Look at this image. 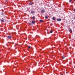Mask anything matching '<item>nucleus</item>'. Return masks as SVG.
Masks as SVG:
<instances>
[{
    "mask_svg": "<svg viewBox=\"0 0 75 75\" xmlns=\"http://www.w3.org/2000/svg\"><path fill=\"white\" fill-rule=\"evenodd\" d=\"M12 37H11V36L10 35H9L8 36V39H11Z\"/></svg>",
    "mask_w": 75,
    "mask_h": 75,
    "instance_id": "nucleus-1",
    "label": "nucleus"
},
{
    "mask_svg": "<svg viewBox=\"0 0 75 75\" xmlns=\"http://www.w3.org/2000/svg\"><path fill=\"white\" fill-rule=\"evenodd\" d=\"M1 23H4V22L3 18H2V19L1 20Z\"/></svg>",
    "mask_w": 75,
    "mask_h": 75,
    "instance_id": "nucleus-2",
    "label": "nucleus"
},
{
    "mask_svg": "<svg viewBox=\"0 0 75 75\" xmlns=\"http://www.w3.org/2000/svg\"><path fill=\"white\" fill-rule=\"evenodd\" d=\"M57 21H61V19L58 18L57 19Z\"/></svg>",
    "mask_w": 75,
    "mask_h": 75,
    "instance_id": "nucleus-3",
    "label": "nucleus"
},
{
    "mask_svg": "<svg viewBox=\"0 0 75 75\" xmlns=\"http://www.w3.org/2000/svg\"><path fill=\"white\" fill-rule=\"evenodd\" d=\"M41 11L42 13H45V10H42Z\"/></svg>",
    "mask_w": 75,
    "mask_h": 75,
    "instance_id": "nucleus-4",
    "label": "nucleus"
},
{
    "mask_svg": "<svg viewBox=\"0 0 75 75\" xmlns=\"http://www.w3.org/2000/svg\"><path fill=\"white\" fill-rule=\"evenodd\" d=\"M32 24H34L35 23V21H32Z\"/></svg>",
    "mask_w": 75,
    "mask_h": 75,
    "instance_id": "nucleus-5",
    "label": "nucleus"
},
{
    "mask_svg": "<svg viewBox=\"0 0 75 75\" xmlns=\"http://www.w3.org/2000/svg\"><path fill=\"white\" fill-rule=\"evenodd\" d=\"M29 4L30 5H32V4H33V2H30V3Z\"/></svg>",
    "mask_w": 75,
    "mask_h": 75,
    "instance_id": "nucleus-6",
    "label": "nucleus"
},
{
    "mask_svg": "<svg viewBox=\"0 0 75 75\" xmlns=\"http://www.w3.org/2000/svg\"><path fill=\"white\" fill-rule=\"evenodd\" d=\"M31 13H32V14H33V13H34V11H31Z\"/></svg>",
    "mask_w": 75,
    "mask_h": 75,
    "instance_id": "nucleus-7",
    "label": "nucleus"
},
{
    "mask_svg": "<svg viewBox=\"0 0 75 75\" xmlns=\"http://www.w3.org/2000/svg\"><path fill=\"white\" fill-rule=\"evenodd\" d=\"M52 19H53V20L55 21V17H53L52 18Z\"/></svg>",
    "mask_w": 75,
    "mask_h": 75,
    "instance_id": "nucleus-8",
    "label": "nucleus"
},
{
    "mask_svg": "<svg viewBox=\"0 0 75 75\" xmlns=\"http://www.w3.org/2000/svg\"><path fill=\"white\" fill-rule=\"evenodd\" d=\"M40 21L41 23H42V22H43V20H40Z\"/></svg>",
    "mask_w": 75,
    "mask_h": 75,
    "instance_id": "nucleus-9",
    "label": "nucleus"
},
{
    "mask_svg": "<svg viewBox=\"0 0 75 75\" xmlns=\"http://www.w3.org/2000/svg\"><path fill=\"white\" fill-rule=\"evenodd\" d=\"M62 59H64V58H65V56H62Z\"/></svg>",
    "mask_w": 75,
    "mask_h": 75,
    "instance_id": "nucleus-10",
    "label": "nucleus"
},
{
    "mask_svg": "<svg viewBox=\"0 0 75 75\" xmlns=\"http://www.w3.org/2000/svg\"><path fill=\"white\" fill-rule=\"evenodd\" d=\"M69 32H71V31H72V30H71V28L69 29Z\"/></svg>",
    "mask_w": 75,
    "mask_h": 75,
    "instance_id": "nucleus-11",
    "label": "nucleus"
},
{
    "mask_svg": "<svg viewBox=\"0 0 75 75\" xmlns=\"http://www.w3.org/2000/svg\"><path fill=\"white\" fill-rule=\"evenodd\" d=\"M28 48H29V49L31 48V47L29 46H28Z\"/></svg>",
    "mask_w": 75,
    "mask_h": 75,
    "instance_id": "nucleus-12",
    "label": "nucleus"
},
{
    "mask_svg": "<svg viewBox=\"0 0 75 75\" xmlns=\"http://www.w3.org/2000/svg\"><path fill=\"white\" fill-rule=\"evenodd\" d=\"M45 18H46V19H48V17L47 16H45Z\"/></svg>",
    "mask_w": 75,
    "mask_h": 75,
    "instance_id": "nucleus-13",
    "label": "nucleus"
},
{
    "mask_svg": "<svg viewBox=\"0 0 75 75\" xmlns=\"http://www.w3.org/2000/svg\"><path fill=\"white\" fill-rule=\"evenodd\" d=\"M35 18V16H33V19H34V18Z\"/></svg>",
    "mask_w": 75,
    "mask_h": 75,
    "instance_id": "nucleus-14",
    "label": "nucleus"
},
{
    "mask_svg": "<svg viewBox=\"0 0 75 75\" xmlns=\"http://www.w3.org/2000/svg\"><path fill=\"white\" fill-rule=\"evenodd\" d=\"M29 24L30 25H32V23H29Z\"/></svg>",
    "mask_w": 75,
    "mask_h": 75,
    "instance_id": "nucleus-15",
    "label": "nucleus"
},
{
    "mask_svg": "<svg viewBox=\"0 0 75 75\" xmlns=\"http://www.w3.org/2000/svg\"><path fill=\"white\" fill-rule=\"evenodd\" d=\"M50 33H52V31H51Z\"/></svg>",
    "mask_w": 75,
    "mask_h": 75,
    "instance_id": "nucleus-16",
    "label": "nucleus"
},
{
    "mask_svg": "<svg viewBox=\"0 0 75 75\" xmlns=\"http://www.w3.org/2000/svg\"><path fill=\"white\" fill-rule=\"evenodd\" d=\"M71 0H69V2H70H70H71Z\"/></svg>",
    "mask_w": 75,
    "mask_h": 75,
    "instance_id": "nucleus-17",
    "label": "nucleus"
},
{
    "mask_svg": "<svg viewBox=\"0 0 75 75\" xmlns=\"http://www.w3.org/2000/svg\"><path fill=\"white\" fill-rule=\"evenodd\" d=\"M74 18L75 19V16H74Z\"/></svg>",
    "mask_w": 75,
    "mask_h": 75,
    "instance_id": "nucleus-18",
    "label": "nucleus"
},
{
    "mask_svg": "<svg viewBox=\"0 0 75 75\" xmlns=\"http://www.w3.org/2000/svg\"><path fill=\"white\" fill-rule=\"evenodd\" d=\"M74 11H75V8L74 9Z\"/></svg>",
    "mask_w": 75,
    "mask_h": 75,
    "instance_id": "nucleus-19",
    "label": "nucleus"
},
{
    "mask_svg": "<svg viewBox=\"0 0 75 75\" xmlns=\"http://www.w3.org/2000/svg\"><path fill=\"white\" fill-rule=\"evenodd\" d=\"M61 75H63V74H62Z\"/></svg>",
    "mask_w": 75,
    "mask_h": 75,
    "instance_id": "nucleus-20",
    "label": "nucleus"
},
{
    "mask_svg": "<svg viewBox=\"0 0 75 75\" xmlns=\"http://www.w3.org/2000/svg\"><path fill=\"white\" fill-rule=\"evenodd\" d=\"M73 1H75V0H73Z\"/></svg>",
    "mask_w": 75,
    "mask_h": 75,
    "instance_id": "nucleus-21",
    "label": "nucleus"
},
{
    "mask_svg": "<svg viewBox=\"0 0 75 75\" xmlns=\"http://www.w3.org/2000/svg\"><path fill=\"white\" fill-rule=\"evenodd\" d=\"M48 30H47V31H48Z\"/></svg>",
    "mask_w": 75,
    "mask_h": 75,
    "instance_id": "nucleus-22",
    "label": "nucleus"
}]
</instances>
